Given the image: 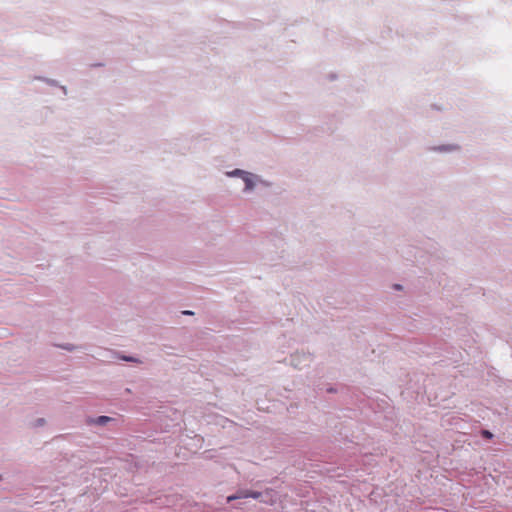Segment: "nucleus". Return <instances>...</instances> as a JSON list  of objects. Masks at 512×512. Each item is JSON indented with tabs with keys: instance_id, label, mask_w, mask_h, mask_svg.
<instances>
[{
	"instance_id": "f257e3e1",
	"label": "nucleus",
	"mask_w": 512,
	"mask_h": 512,
	"mask_svg": "<svg viewBox=\"0 0 512 512\" xmlns=\"http://www.w3.org/2000/svg\"><path fill=\"white\" fill-rule=\"evenodd\" d=\"M261 495H262L261 492H258V491H252V490H247V489L239 490L235 494L228 496L227 502H232L234 500L241 499V498L258 499L261 497Z\"/></svg>"
},
{
	"instance_id": "f03ea898",
	"label": "nucleus",
	"mask_w": 512,
	"mask_h": 512,
	"mask_svg": "<svg viewBox=\"0 0 512 512\" xmlns=\"http://www.w3.org/2000/svg\"><path fill=\"white\" fill-rule=\"evenodd\" d=\"M240 173H241V174H244L243 180H244V182H245V189H246V190H250V189H252V187H253V181H252V180H251V178L249 177V174L244 173L243 171H240V170H236V171L234 172V174H240Z\"/></svg>"
},
{
	"instance_id": "7ed1b4c3",
	"label": "nucleus",
	"mask_w": 512,
	"mask_h": 512,
	"mask_svg": "<svg viewBox=\"0 0 512 512\" xmlns=\"http://www.w3.org/2000/svg\"><path fill=\"white\" fill-rule=\"evenodd\" d=\"M110 420L109 417L107 416H100L96 419L95 423L96 424H99V425H104L105 423H107L108 421Z\"/></svg>"
},
{
	"instance_id": "20e7f679",
	"label": "nucleus",
	"mask_w": 512,
	"mask_h": 512,
	"mask_svg": "<svg viewBox=\"0 0 512 512\" xmlns=\"http://www.w3.org/2000/svg\"><path fill=\"white\" fill-rule=\"evenodd\" d=\"M482 435H483L485 438H488V439L492 438V436H493V435H492V433H491L490 431H488V430H483V431H482Z\"/></svg>"
},
{
	"instance_id": "39448f33",
	"label": "nucleus",
	"mask_w": 512,
	"mask_h": 512,
	"mask_svg": "<svg viewBox=\"0 0 512 512\" xmlns=\"http://www.w3.org/2000/svg\"><path fill=\"white\" fill-rule=\"evenodd\" d=\"M182 313L186 314V315H192L193 314L191 311H183Z\"/></svg>"
},
{
	"instance_id": "423d86ee",
	"label": "nucleus",
	"mask_w": 512,
	"mask_h": 512,
	"mask_svg": "<svg viewBox=\"0 0 512 512\" xmlns=\"http://www.w3.org/2000/svg\"><path fill=\"white\" fill-rule=\"evenodd\" d=\"M264 502L268 503V504H271V505L274 503L272 500H270V501L264 500Z\"/></svg>"
},
{
	"instance_id": "0eeeda50",
	"label": "nucleus",
	"mask_w": 512,
	"mask_h": 512,
	"mask_svg": "<svg viewBox=\"0 0 512 512\" xmlns=\"http://www.w3.org/2000/svg\"><path fill=\"white\" fill-rule=\"evenodd\" d=\"M395 288L396 289H401V286L400 285H395Z\"/></svg>"
}]
</instances>
